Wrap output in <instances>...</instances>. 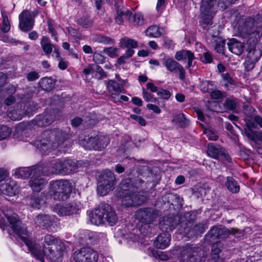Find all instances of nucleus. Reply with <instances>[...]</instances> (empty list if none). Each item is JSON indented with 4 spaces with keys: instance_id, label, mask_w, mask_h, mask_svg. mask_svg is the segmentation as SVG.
<instances>
[{
    "instance_id": "obj_1",
    "label": "nucleus",
    "mask_w": 262,
    "mask_h": 262,
    "mask_svg": "<svg viewBox=\"0 0 262 262\" xmlns=\"http://www.w3.org/2000/svg\"><path fill=\"white\" fill-rule=\"evenodd\" d=\"M234 32L254 47L262 36V21L251 17L241 19L234 26Z\"/></svg>"
},
{
    "instance_id": "obj_2",
    "label": "nucleus",
    "mask_w": 262,
    "mask_h": 262,
    "mask_svg": "<svg viewBox=\"0 0 262 262\" xmlns=\"http://www.w3.org/2000/svg\"><path fill=\"white\" fill-rule=\"evenodd\" d=\"M130 182L131 180L129 179L122 180L120 185V190L117 193L118 196L123 198L122 205L127 207L141 205L146 200V196L144 193H137Z\"/></svg>"
},
{
    "instance_id": "obj_3",
    "label": "nucleus",
    "mask_w": 262,
    "mask_h": 262,
    "mask_svg": "<svg viewBox=\"0 0 262 262\" xmlns=\"http://www.w3.org/2000/svg\"><path fill=\"white\" fill-rule=\"evenodd\" d=\"M36 143L38 147L43 151L58 148L67 139V135L60 130H46Z\"/></svg>"
},
{
    "instance_id": "obj_4",
    "label": "nucleus",
    "mask_w": 262,
    "mask_h": 262,
    "mask_svg": "<svg viewBox=\"0 0 262 262\" xmlns=\"http://www.w3.org/2000/svg\"><path fill=\"white\" fill-rule=\"evenodd\" d=\"M89 217L92 224L95 225H100L107 222L111 226H113L118 221L115 211L107 204H101L90 214Z\"/></svg>"
},
{
    "instance_id": "obj_5",
    "label": "nucleus",
    "mask_w": 262,
    "mask_h": 262,
    "mask_svg": "<svg viewBox=\"0 0 262 262\" xmlns=\"http://www.w3.org/2000/svg\"><path fill=\"white\" fill-rule=\"evenodd\" d=\"M50 195L55 200L64 201L71 192L72 188L68 180H58L52 182L50 184Z\"/></svg>"
},
{
    "instance_id": "obj_6",
    "label": "nucleus",
    "mask_w": 262,
    "mask_h": 262,
    "mask_svg": "<svg viewBox=\"0 0 262 262\" xmlns=\"http://www.w3.org/2000/svg\"><path fill=\"white\" fill-rule=\"evenodd\" d=\"M87 162L75 161L74 160H68L64 161H58L55 163L53 172L56 173L62 174H69L72 172H77L83 168V165H87Z\"/></svg>"
},
{
    "instance_id": "obj_7",
    "label": "nucleus",
    "mask_w": 262,
    "mask_h": 262,
    "mask_svg": "<svg viewBox=\"0 0 262 262\" xmlns=\"http://www.w3.org/2000/svg\"><path fill=\"white\" fill-rule=\"evenodd\" d=\"M116 178L114 173L108 169L102 171L98 180V193L101 195H106L113 189Z\"/></svg>"
},
{
    "instance_id": "obj_8",
    "label": "nucleus",
    "mask_w": 262,
    "mask_h": 262,
    "mask_svg": "<svg viewBox=\"0 0 262 262\" xmlns=\"http://www.w3.org/2000/svg\"><path fill=\"white\" fill-rule=\"evenodd\" d=\"M160 228L165 232L159 234L154 244L157 248L164 249L170 244L171 236L168 231L172 230L174 227L166 217H164L162 222L160 223Z\"/></svg>"
},
{
    "instance_id": "obj_9",
    "label": "nucleus",
    "mask_w": 262,
    "mask_h": 262,
    "mask_svg": "<svg viewBox=\"0 0 262 262\" xmlns=\"http://www.w3.org/2000/svg\"><path fill=\"white\" fill-rule=\"evenodd\" d=\"M47 175L43 171V167L39 166L34 170L33 175L31 177L29 185L33 191L39 192L47 184V181L43 177Z\"/></svg>"
},
{
    "instance_id": "obj_10",
    "label": "nucleus",
    "mask_w": 262,
    "mask_h": 262,
    "mask_svg": "<svg viewBox=\"0 0 262 262\" xmlns=\"http://www.w3.org/2000/svg\"><path fill=\"white\" fill-rule=\"evenodd\" d=\"M98 257L97 252L90 248H82L74 253L76 262H96Z\"/></svg>"
},
{
    "instance_id": "obj_11",
    "label": "nucleus",
    "mask_w": 262,
    "mask_h": 262,
    "mask_svg": "<svg viewBox=\"0 0 262 262\" xmlns=\"http://www.w3.org/2000/svg\"><path fill=\"white\" fill-rule=\"evenodd\" d=\"M37 11L32 12L25 10L19 15V27L23 31L26 32L31 30L34 25V17L37 15Z\"/></svg>"
},
{
    "instance_id": "obj_12",
    "label": "nucleus",
    "mask_w": 262,
    "mask_h": 262,
    "mask_svg": "<svg viewBox=\"0 0 262 262\" xmlns=\"http://www.w3.org/2000/svg\"><path fill=\"white\" fill-rule=\"evenodd\" d=\"M35 223L39 226L46 228L49 231L56 232L57 229V220L53 215L39 214L35 219Z\"/></svg>"
},
{
    "instance_id": "obj_13",
    "label": "nucleus",
    "mask_w": 262,
    "mask_h": 262,
    "mask_svg": "<svg viewBox=\"0 0 262 262\" xmlns=\"http://www.w3.org/2000/svg\"><path fill=\"white\" fill-rule=\"evenodd\" d=\"M215 0H203L201 7L202 18L204 24L208 25L216 12Z\"/></svg>"
},
{
    "instance_id": "obj_14",
    "label": "nucleus",
    "mask_w": 262,
    "mask_h": 262,
    "mask_svg": "<svg viewBox=\"0 0 262 262\" xmlns=\"http://www.w3.org/2000/svg\"><path fill=\"white\" fill-rule=\"evenodd\" d=\"M163 64L166 70L170 73L179 74V78L184 80L186 77V72L183 67L176 60L171 58L163 59Z\"/></svg>"
},
{
    "instance_id": "obj_15",
    "label": "nucleus",
    "mask_w": 262,
    "mask_h": 262,
    "mask_svg": "<svg viewBox=\"0 0 262 262\" xmlns=\"http://www.w3.org/2000/svg\"><path fill=\"white\" fill-rule=\"evenodd\" d=\"M81 208L79 202H72L69 204H57L54 208V211L60 216L70 215L76 213Z\"/></svg>"
},
{
    "instance_id": "obj_16",
    "label": "nucleus",
    "mask_w": 262,
    "mask_h": 262,
    "mask_svg": "<svg viewBox=\"0 0 262 262\" xmlns=\"http://www.w3.org/2000/svg\"><path fill=\"white\" fill-rule=\"evenodd\" d=\"M137 219L144 224L151 223L157 216L156 211L147 208L138 210L136 213Z\"/></svg>"
},
{
    "instance_id": "obj_17",
    "label": "nucleus",
    "mask_w": 262,
    "mask_h": 262,
    "mask_svg": "<svg viewBox=\"0 0 262 262\" xmlns=\"http://www.w3.org/2000/svg\"><path fill=\"white\" fill-rule=\"evenodd\" d=\"M100 140L102 143H97L96 137H91L86 141L85 144H84V146L85 148L88 149L101 150L106 147L110 142V140L108 137L101 135L100 136Z\"/></svg>"
},
{
    "instance_id": "obj_18",
    "label": "nucleus",
    "mask_w": 262,
    "mask_h": 262,
    "mask_svg": "<svg viewBox=\"0 0 262 262\" xmlns=\"http://www.w3.org/2000/svg\"><path fill=\"white\" fill-rule=\"evenodd\" d=\"M106 89L113 100L115 102L119 101V95L124 90L123 86L120 85L115 80H109L106 84Z\"/></svg>"
},
{
    "instance_id": "obj_19",
    "label": "nucleus",
    "mask_w": 262,
    "mask_h": 262,
    "mask_svg": "<svg viewBox=\"0 0 262 262\" xmlns=\"http://www.w3.org/2000/svg\"><path fill=\"white\" fill-rule=\"evenodd\" d=\"M237 232V229L232 228L229 230L224 227H214L210 229L209 235L213 238H223L230 234H234Z\"/></svg>"
},
{
    "instance_id": "obj_20",
    "label": "nucleus",
    "mask_w": 262,
    "mask_h": 262,
    "mask_svg": "<svg viewBox=\"0 0 262 262\" xmlns=\"http://www.w3.org/2000/svg\"><path fill=\"white\" fill-rule=\"evenodd\" d=\"M199 248L189 246L185 249L182 253L184 262H195L197 259Z\"/></svg>"
},
{
    "instance_id": "obj_21",
    "label": "nucleus",
    "mask_w": 262,
    "mask_h": 262,
    "mask_svg": "<svg viewBox=\"0 0 262 262\" xmlns=\"http://www.w3.org/2000/svg\"><path fill=\"white\" fill-rule=\"evenodd\" d=\"M18 186L13 180H7L0 186L2 192L7 195H14L17 192Z\"/></svg>"
},
{
    "instance_id": "obj_22",
    "label": "nucleus",
    "mask_w": 262,
    "mask_h": 262,
    "mask_svg": "<svg viewBox=\"0 0 262 262\" xmlns=\"http://www.w3.org/2000/svg\"><path fill=\"white\" fill-rule=\"evenodd\" d=\"M228 49L233 54L240 55L244 51V43L236 39H230L227 43Z\"/></svg>"
},
{
    "instance_id": "obj_23",
    "label": "nucleus",
    "mask_w": 262,
    "mask_h": 262,
    "mask_svg": "<svg viewBox=\"0 0 262 262\" xmlns=\"http://www.w3.org/2000/svg\"><path fill=\"white\" fill-rule=\"evenodd\" d=\"M54 117L51 114L46 112L42 115L37 116L34 120L36 125L38 126H47L54 120Z\"/></svg>"
},
{
    "instance_id": "obj_24",
    "label": "nucleus",
    "mask_w": 262,
    "mask_h": 262,
    "mask_svg": "<svg viewBox=\"0 0 262 262\" xmlns=\"http://www.w3.org/2000/svg\"><path fill=\"white\" fill-rule=\"evenodd\" d=\"M37 167L18 168L15 170L14 176L17 178L26 179L33 175L34 170Z\"/></svg>"
},
{
    "instance_id": "obj_25",
    "label": "nucleus",
    "mask_w": 262,
    "mask_h": 262,
    "mask_svg": "<svg viewBox=\"0 0 262 262\" xmlns=\"http://www.w3.org/2000/svg\"><path fill=\"white\" fill-rule=\"evenodd\" d=\"M211 42L217 52L224 54L225 46V40L224 39L217 36H212Z\"/></svg>"
},
{
    "instance_id": "obj_26",
    "label": "nucleus",
    "mask_w": 262,
    "mask_h": 262,
    "mask_svg": "<svg viewBox=\"0 0 262 262\" xmlns=\"http://www.w3.org/2000/svg\"><path fill=\"white\" fill-rule=\"evenodd\" d=\"M207 154L209 157L216 159L224 154V150L220 146L209 143L208 145Z\"/></svg>"
},
{
    "instance_id": "obj_27",
    "label": "nucleus",
    "mask_w": 262,
    "mask_h": 262,
    "mask_svg": "<svg viewBox=\"0 0 262 262\" xmlns=\"http://www.w3.org/2000/svg\"><path fill=\"white\" fill-rule=\"evenodd\" d=\"M238 103L237 99L233 96H230L226 99L224 102L221 103V104L223 105L224 110L233 111L236 108Z\"/></svg>"
},
{
    "instance_id": "obj_28",
    "label": "nucleus",
    "mask_w": 262,
    "mask_h": 262,
    "mask_svg": "<svg viewBox=\"0 0 262 262\" xmlns=\"http://www.w3.org/2000/svg\"><path fill=\"white\" fill-rule=\"evenodd\" d=\"M194 56V55L191 51L187 50H182L176 52L174 58L177 61H181L182 60H188L193 58Z\"/></svg>"
},
{
    "instance_id": "obj_29",
    "label": "nucleus",
    "mask_w": 262,
    "mask_h": 262,
    "mask_svg": "<svg viewBox=\"0 0 262 262\" xmlns=\"http://www.w3.org/2000/svg\"><path fill=\"white\" fill-rule=\"evenodd\" d=\"M40 45L45 54L49 57L50 54L53 51V45L50 43L49 38L43 36L40 41Z\"/></svg>"
},
{
    "instance_id": "obj_30",
    "label": "nucleus",
    "mask_w": 262,
    "mask_h": 262,
    "mask_svg": "<svg viewBox=\"0 0 262 262\" xmlns=\"http://www.w3.org/2000/svg\"><path fill=\"white\" fill-rule=\"evenodd\" d=\"M132 14V12L129 10H118L115 19L116 22L118 24L120 25L123 23V18L128 19V20H130V15Z\"/></svg>"
},
{
    "instance_id": "obj_31",
    "label": "nucleus",
    "mask_w": 262,
    "mask_h": 262,
    "mask_svg": "<svg viewBox=\"0 0 262 262\" xmlns=\"http://www.w3.org/2000/svg\"><path fill=\"white\" fill-rule=\"evenodd\" d=\"M262 55V51L258 48L254 47L248 51L247 58L257 62Z\"/></svg>"
},
{
    "instance_id": "obj_32",
    "label": "nucleus",
    "mask_w": 262,
    "mask_h": 262,
    "mask_svg": "<svg viewBox=\"0 0 262 262\" xmlns=\"http://www.w3.org/2000/svg\"><path fill=\"white\" fill-rule=\"evenodd\" d=\"M226 186L232 193H237L239 190V186L237 182L232 177H227Z\"/></svg>"
},
{
    "instance_id": "obj_33",
    "label": "nucleus",
    "mask_w": 262,
    "mask_h": 262,
    "mask_svg": "<svg viewBox=\"0 0 262 262\" xmlns=\"http://www.w3.org/2000/svg\"><path fill=\"white\" fill-rule=\"evenodd\" d=\"M146 34L149 37H158L162 35L161 29L156 26H151L146 30Z\"/></svg>"
},
{
    "instance_id": "obj_34",
    "label": "nucleus",
    "mask_w": 262,
    "mask_h": 262,
    "mask_svg": "<svg viewBox=\"0 0 262 262\" xmlns=\"http://www.w3.org/2000/svg\"><path fill=\"white\" fill-rule=\"evenodd\" d=\"M41 88L46 91L51 90L54 86V82L52 79L43 78L39 82Z\"/></svg>"
},
{
    "instance_id": "obj_35",
    "label": "nucleus",
    "mask_w": 262,
    "mask_h": 262,
    "mask_svg": "<svg viewBox=\"0 0 262 262\" xmlns=\"http://www.w3.org/2000/svg\"><path fill=\"white\" fill-rule=\"evenodd\" d=\"M173 121L175 122L181 127H185L188 124V120L185 118L183 113H180L176 115L173 119Z\"/></svg>"
},
{
    "instance_id": "obj_36",
    "label": "nucleus",
    "mask_w": 262,
    "mask_h": 262,
    "mask_svg": "<svg viewBox=\"0 0 262 262\" xmlns=\"http://www.w3.org/2000/svg\"><path fill=\"white\" fill-rule=\"evenodd\" d=\"M45 203V201L43 199L36 196H33L30 199L29 203L31 207L39 209Z\"/></svg>"
},
{
    "instance_id": "obj_37",
    "label": "nucleus",
    "mask_w": 262,
    "mask_h": 262,
    "mask_svg": "<svg viewBox=\"0 0 262 262\" xmlns=\"http://www.w3.org/2000/svg\"><path fill=\"white\" fill-rule=\"evenodd\" d=\"M121 45L126 48H135L137 47V42L130 38H124L121 40Z\"/></svg>"
},
{
    "instance_id": "obj_38",
    "label": "nucleus",
    "mask_w": 262,
    "mask_h": 262,
    "mask_svg": "<svg viewBox=\"0 0 262 262\" xmlns=\"http://www.w3.org/2000/svg\"><path fill=\"white\" fill-rule=\"evenodd\" d=\"M129 21L135 25H142L144 24L143 16L140 13H137L133 16L131 14Z\"/></svg>"
},
{
    "instance_id": "obj_39",
    "label": "nucleus",
    "mask_w": 262,
    "mask_h": 262,
    "mask_svg": "<svg viewBox=\"0 0 262 262\" xmlns=\"http://www.w3.org/2000/svg\"><path fill=\"white\" fill-rule=\"evenodd\" d=\"M11 133V129L6 125H0V141L8 138Z\"/></svg>"
},
{
    "instance_id": "obj_40",
    "label": "nucleus",
    "mask_w": 262,
    "mask_h": 262,
    "mask_svg": "<svg viewBox=\"0 0 262 262\" xmlns=\"http://www.w3.org/2000/svg\"><path fill=\"white\" fill-rule=\"evenodd\" d=\"M142 96L146 102L156 103L158 101L157 98L155 97L153 95L146 91L144 89L142 90Z\"/></svg>"
},
{
    "instance_id": "obj_41",
    "label": "nucleus",
    "mask_w": 262,
    "mask_h": 262,
    "mask_svg": "<svg viewBox=\"0 0 262 262\" xmlns=\"http://www.w3.org/2000/svg\"><path fill=\"white\" fill-rule=\"evenodd\" d=\"M93 40L99 43H102L104 44H110L113 42V41L111 39L101 35H96L94 37Z\"/></svg>"
},
{
    "instance_id": "obj_42",
    "label": "nucleus",
    "mask_w": 262,
    "mask_h": 262,
    "mask_svg": "<svg viewBox=\"0 0 262 262\" xmlns=\"http://www.w3.org/2000/svg\"><path fill=\"white\" fill-rule=\"evenodd\" d=\"M118 51L117 48L113 47L105 48L103 49V53L112 58L118 56Z\"/></svg>"
},
{
    "instance_id": "obj_43",
    "label": "nucleus",
    "mask_w": 262,
    "mask_h": 262,
    "mask_svg": "<svg viewBox=\"0 0 262 262\" xmlns=\"http://www.w3.org/2000/svg\"><path fill=\"white\" fill-rule=\"evenodd\" d=\"M157 95L162 99L168 100L170 97L171 94L168 90L159 89L157 92Z\"/></svg>"
},
{
    "instance_id": "obj_44",
    "label": "nucleus",
    "mask_w": 262,
    "mask_h": 262,
    "mask_svg": "<svg viewBox=\"0 0 262 262\" xmlns=\"http://www.w3.org/2000/svg\"><path fill=\"white\" fill-rule=\"evenodd\" d=\"M244 113L248 117H251L254 114L255 110L250 105L244 104L243 106Z\"/></svg>"
},
{
    "instance_id": "obj_45",
    "label": "nucleus",
    "mask_w": 262,
    "mask_h": 262,
    "mask_svg": "<svg viewBox=\"0 0 262 262\" xmlns=\"http://www.w3.org/2000/svg\"><path fill=\"white\" fill-rule=\"evenodd\" d=\"M237 0H220L219 2V6L223 10L226 9L229 6L234 4Z\"/></svg>"
},
{
    "instance_id": "obj_46",
    "label": "nucleus",
    "mask_w": 262,
    "mask_h": 262,
    "mask_svg": "<svg viewBox=\"0 0 262 262\" xmlns=\"http://www.w3.org/2000/svg\"><path fill=\"white\" fill-rule=\"evenodd\" d=\"M10 29V24L7 16L3 18V25L1 28L2 31L4 33L8 32Z\"/></svg>"
},
{
    "instance_id": "obj_47",
    "label": "nucleus",
    "mask_w": 262,
    "mask_h": 262,
    "mask_svg": "<svg viewBox=\"0 0 262 262\" xmlns=\"http://www.w3.org/2000/svg\"><path fill=\"white\" fill-rule=\"evenodd\" d=\"M204 133L210 140L215 141L218 138L216 134L211 129H205Z\"/></svg>"
},
{
    "instance_id": "obj_48",
    "label": "nucleus",
    "mask_w": 262,
    "mask_h": 262,
    "mask_svg": "<svg viewBox=\"0 0 262 262\" xmlns=\"http://www.w3.org/2000/svg\"><path fill=\"white\" fill-rule=\"evenodd\" d=\"M205 228V225L203 223L196 225L193 229L194 231V235H196L202 233L204 231Z\"/></svg>"
},
{
    "instance_id": "obj_49",
    "label": "nucleus",
    "mask_w": 262,
    "mask_h": 262,
    "mask_svg": "<svg viewBox=\"0 0 262 262\" xmlns=\"http://www.w3.org/2000/svg\"><path fill=\"white\" fill-rule=\"evenodd\" d=\"M256 62L246 58L245 61L244 62V66L247 71H249L253 69L254 65Z\"/></svg>"
},
{
    "instance_id": "obj_50",
    "label": "nucleus",
    "mask_w": 262,
    "mask_h": 262,
    "mask_svg": "<svg viewBox=\"0 0 262 262\" xmlns=\"http://www.w3.org/2000/svg\"><path fill=\"white\" fill-rule=\"evenodd\" d=\"M222 76L223 79L227 82V83H225L224 84V86L225 88L228 87V83L231 85L235 84L234 81L231 78L230 75L228 73L223 74Z\"/></svg>"
},
{
    "instance_id": "obj_51",
    "label": "nucleus",
    "mask_w": 262,
    "mask_h": 262,
    "mask_svg": "<svg viewBox=\"0 0 262 262\" xmlns=\"http://www.w3.org/2000/svg\"><path fill=\"white\" fill-rule=\"evenodd\" d=\"M93 60L97 63H102L104 62L105 57L99 53H95L93 55Z\"/></svg>"
},
{
    "instance_id": "obj_52",
    "label": "nucleus",
    "mask_w": 262,
    "mask_h": 262,
    "mask_svg": "<svg viewBox=\"0 0 262 262\" xmlns=\"http://www.w3.org/2000/svg\"><path fill=\"white\" fill-rule=\"evenodd\" d=\"M130 117L137 121L141 125L145 126L146 125V121L145 119L141 116H138L136 115H132Z\"/></svg>"
},
{
    "instance_id": "obj_53",
    "label": "nucleus",
    "mask_w": 262,
    "mask_h": 262,
    "mask_svg": "<svg viewBox=\"0 0 262 262\" xmlns=\"http://www.w3.org/2000/svg\"><path fill=\"white\" fill-rule=\"evenodd\" d=\"M210 95L211 98L214 99H219L224 97V94L219 90L213 91Z\"/></svg>"
},
{
    "instance_id": "obj_54",
    "label": "nucleus",
    "mask_w": 262,
    "mask_h": 262,
    "mask_svg": "<svg viewBox=\"0 0 262 262\" xmlns=\"http://www.w3.org/2000/svg\"><path fill=\"white\" fill-rule=\"evenodd\" d=\"M27 77L28 81H32L37 79L39 78V75L36 72L33 71L29 73Z\"/></svg>"
},
{
    "instance_id": "obj_55",
    "label": "nucleus",
    "mask_w": 262,
    "mask_h": 262,
    "mask_svg": "<svg viewBox=\"0 0 262 262\" xmlns=\"http://www.w3.org/2000/svg\"><path fill=\"white\" fill-rule=\"evenodd\" d=\"M146 107L148 110L152 111L156 114H160L161 112L160 107L155 104L148 103L146 105Z\"/></svg>"
},
{
    "instance_id": "obj_56",
    "label": "nucleus",
    "mask_w": 262,
    "mask_h": 262,
    "mask_svg": "<svg viewBox=\"0 0 262 262\" xmlns=\"http://www.w3.org/2000/svg\"><path fill=\"white\" fill-rule=\"evenodd\" d=\"M252 124H248V127H249V130L251 131V133H250L249 132L246 130L245 135L251 141H255V136L252 133L253 131L252 130Z\"/></svg>"
},
{
    "instance_id": "obj_57",
    "label": "nucleus",
    "mask_w": 262,
    "mask_h": 262,
    "mask_svg": "<svg viewBox=\"0 0 262 262\" xmlns=\"http://www.w3.org/2000/svg\"><path fill=\"white\" fill-rule=\"evenodd\" d=\"M8 176V170L3 167H0V182L5 180Z\"/></svg>"
},
{
    "instance_id": "obj_58",
    "label": "nucleus",
    "mask_w": 262,
    "mask_h": 262,
    "mask_svg": "<svg viewBox=\"0 0 262 262\" xmlns=\"http://www.w3.org/2000/svg\"><path fill=\"white\" fill-rule=\"evenodd\" d=\"M94 73H98L100 76H103L105 75V72L100 66L97 64H93Z\"/></svg>"
},
{
    "instance_id": "obj_59",
    "label": "nucleus",
    "mask_w": 262,
    "mask_h": 262,
    "mask_svg": "<svg viewBox=\"0 0 262 262\" xmlns=\"http://www.w3.org/2000/svg\"><path fill=\"white\" fill-rule=\"evenodd\" d=\"M146 87L147 89L152 93L157 92L158 91L159 89L153 83L151 82H148L146 84Z\"/></svg>"
},
{
    "instance_id": "obj_60",
    "label": "nucleus",
    "mask_w": 262,
    "mask_h": 262,
    "mask_svg": "<svg viewBox=\"0 0 262 262\" xmlns=\"http://www.w3.org/2000/svg\"><path fill=\"white\" fill-rule=\"evenodd\" d=\"M48 26H49V30L50 33H51L52 36H54V38L55 39H57V37L56 36V34L55 33L54 27L53 26L51 20H48Z\"/></svg>"
},
{
    "instance_id": "obj_61",
    "label": "nucleus",
    "mask_w": 262,
    "mask_h": 262,
    "mask_svg": "<svg viewBox=\"0 0 262 262\" xmlns=\"http://www.w3.org/2000/svg\"><path fill=\"white\" fill-rule=\"evenodd\" d=\"M68 65V62L65 61L64 60H59V62L58 63V67L60 69L63 70H65Z\"/></svg>"
},
{
    "instance_id": "obj_62",
    "label": "nucleus",
    "mask_w": 262,
    "mask_h": 262,
    "mask_svg": "<svg viewBox=\"0 0 262 262\" xmlns=\"http://www.w3.org/2000/svg\"><path fill=\"white\" fill-rule=\"evenodd\" d=\"M204 60L203 62L205 63H210L211 62L212 58L211 55L208 53L206 52L204 54Z\"/></svg>"
},
{
    "instance_id": "obj_63",
    "label": "nucleus",
    "mask_w": 262,
    "mask_h": 262,
    "mask_svg": "<svg viewBox=\"0 0 262 262\" xmlns=\"http://www.w3.org/2000/svg\"><path fill=\"white\" fill-rule=\"evenodd\" d=\"M254 121L262 128V117L258 115H256L253 118Z\"/></svg>"
},
{
    "instance_id": "obj_64",
    "label": "nucleus",
    "mask_w": 262,
    "mask_h": 262,
    "mask_svg": "<svg viewBox=\"0 0 262 262\" xmlns=\"http://www.w3.org/2000/svg\"><path fill=\"white\" fill-rule=\"evenodd\" d=\"M253 134L255 136V140H258L262 141V132L259 130H255L252 132Z\"/></svg>"
}]
</instances>
